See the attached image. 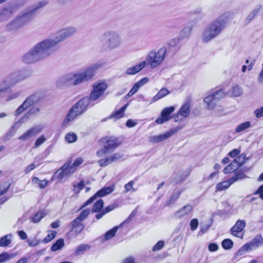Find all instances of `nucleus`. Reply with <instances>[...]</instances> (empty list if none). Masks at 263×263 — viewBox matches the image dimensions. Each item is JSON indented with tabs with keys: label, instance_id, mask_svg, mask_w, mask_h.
I'll use <instances>...</instances> for the list:
<instances>
[{
	"label": "nucleus",
	"instance_id": "obj_38",
	"mask_svg": "<svg viewBox=\"0 0 263 263\" xmlns=\"http://www.w3.org/2000/svg\"><path fill=\"white\" fill-rule=\"evenodd\" d=\"M90 247L88 245L82 244L79 246L76 249L74 253L76 255H79L88 250Z\"/></svg>",
	"mask_w": 263,
	"mask_h": 263
},
{
	"label": "nucleus",
	"instance_id": "obj_15",
	"mask_svg": "<svg viewBox=\"0 0 263 263\" xmlns=\"http://www.w3.org/2000/svg\"><path fill=\"white\" fill-rule=\"evenodd\" d=\"M43 128V127L41 125L33 126L27 130L22 136L19 137L18 139L22 141H25L28 140L29 138L34 136L36 134L40 133L42 130Z\"/></svg>",
	"mask_w": 263,
	"mask_h": 263
},
{
	"label": "nucleus",
	"instance_id": "obj_62",
	"mask_svg": "<svg viewBox=\"0 0 263 263\" xmlns=\"http://www.w3.org/2000/svg\"><path fill=\"white\" fill-rule=\"evenodd\" d=\"M97 197H98V196L97 195H96V193L93 196H92L91 197H90L88 200H87L84 203L82 208H84V207L88 205V204L92 203L97 199Z\"/></svg>",
	"mask_w": 263,
	"mask_h": 263
},
{
	"label": "nucleus",
	"instance_id": "obj_37",
	"mask_svg": "<svg viewBox=\"0 0 263 263\" xmlns=\"http://www.w3.org/2000/svg\"><path fill=\"white\" fill-rule=\"evenodd\" d=\"M64 246V239L62 238H60V239H58L55 241V242L52 245V246L50 248V250L52 251H58V250L61 249V248H62V247H63Z\"/></svg>",
	"mask_w": 263,
	"mask_h": 263
},
{
	"label": "nucleus",
	"instance_id": "obj_11",
	"mask_svg": "<svg viewBox=\"0 0 263 263\" xmlns=\"http://www.w3.org/2000/svg\"><path fill=\"white\" fill-rule=\"evenodd\" d=\"M76 28L73 27H69L64 28L59 31L57 34L56 38L54 40H46V42L49 43L50 48L53 49V48L59 42L70 37L76 32Z\"/></svg>",
	"mask_w": 263,
	"mask_h": 263
},
{
	"label": "nucleus",
	"instance_id": "obj_5",
	"mask_svg": "<svg viewBox=\"0 0 263 263\" xmlns=\"http://www.w3.org/2000/svg\"><path fill=\"white\" fill-rule=\"evenodd\" d=\"M29 76V73L26 70H22L11 73L0 84V98L2 97L4 94L9 92L10 87L20 81H22Z\"/></svg>",
	"mask_w": 263,
	"mask_h": 263
},
{
	"label": "nucleus",
	"instance_id": "obj_7",
	"mask_svg": "<svg viewBox=\"0 0 263 263\" xmlns=\"http://www.w3.org/2000/svg\"><path fill=\"white\" fill-rule=\"evenodd\" d=\"M88 106H90V104L87 97L81 99L70 109L62 123V125L63 126H67L70 122L74 120L77 116L84 112L87 110Z\"/></svg>",
	"mask_w": 263,
	"mask_h": 263
},
{
	"label": "nucleus",
	"instance_id": "obj_3",
	"mask_svg": "<svg viewBox=\"0 0 263 263\" xmlns=\"http://www.w3.org/2000/svg\"><path fill=\"white\" fill-rule=\"evenodd\" d=\"M47 4V2L44 1L40 2L33 6L28 11L18 16L15 20L12 21L6 26L7 30L16 31L22 28L25 24L29 22L33 17L35 11Z\"/></svg>",
	"mask_w": 263,
	"mask_h": 263
},
{
	"label": "nucleus",
	"instance_id": "obj_1",
	"mask_svg": "<svg viewBox=\"0 0 263 263\" xmlns=\"http://www.w3.org/2000/svg\"><path fill=\"white\" fill-rule=\"evenodd\" d=\"M50 45L51 44L45 40L39 43L23 57V61L31 64L46 58L53 51L50 49Z\"/></svg>",
	"mask_w": 263,
	"mask_h": 263
},
{
	"label": "nucleus",
	"instance_id": "obj_29",
	"mask_svg": "<svg viewBox=\"0 0 263 263\" xmlns=\"http://www.w3.org/2000/svg\"><path fill=\"white\" fill-rule=\"evenodd\" d=\"M242 93V89L237 85L233 86L231 89L228 92V95L234 97H240Z\"/></svg>",
	"mask_w": 263,
	"mask_h": 263
},
{
	"label": "nucleus",
	"instance_id": "obj_27",
	"mask_svg": "<svg viewBox=\"0 0 263 263\" xmlns=\"http://www.w3.org/2000/svg\"><path fill=\"white\" fill-rule=\"evenodd\" d=\"M13 13V9L12 8L0 10V22L7 21L12 16Z\"/></svg>",
	"mask_w": 263,
	"mask_h": 263
},
{
	"label": "nucleus",
	"instance_id": "obj_45",
	"mask_svg": "<svg viewBox=\"0 0 263 263\" xmlns=\"http://www.w3.org/2000/svg\"><path fill=\"white\" fill-rule=\"evenodd\" d=\"M46 214L43 211H40L37 213L31 218V221L33 223L39 222L45 216Z\"/></svg>",
	"mask_w": 263,
	"mask_h": 263
},
{
	"label": "nucleus",
	"instance_id": "obj_63",
	"mask_svg": "<svg viewBox=\"0 0 263 263\" xmlns=\"http://www.w3.org/2000/svg\"><path fill=\"white\" fill-rule=\"evenodd\" d=\"M97 197H98V196L97 195H96V193L93 196H92L91 197H90L88 200H87L84 203L82 208H84V207L88 205V204L92 203L97 199Z\"/></svg>",
	"mask_w": 263,
	"mask_h": 263
},
{
	"label": "nucleus",
	"instance_id": "obj_46",
	"mask_svg": "<svg viewBox=\"0 0 263 263\" xmlns=\"http://www.w3.org/2000/svg\"><path fill=\"white\" fill-rule=\"evenodd\" d=\"M193 28V25H190L184 27L181 31L180 34L182 37H185L190 35Z\"/></svg>",
	"mask_w": 263,
	"mask_h": 263
},
{
	"label": "nucleus",
	"instance_id": "obj_34",
	"mask_svg": "<svg viewBox=\"0 0 263 263\" xmlns=\"http://www.w3.org/2000/svg\"><path fill=\"white\" fill-rule=\"evenodd\" d=\"M12 234H9L2 237L0 239V247H6L11 242Z\"/></svg>",
	"mask_w": 263,
	"mask_h": 263
},
{
	"label": "nucleus",
	"instance_id": "obj_21",
	"mask_svg": "<svg viewBox=\"0 0 263 263\" xmlns=\"http://www.w3.org/2000/svg\"><path fill=\"white\" fill-rule=\"evenodd\" d=\"M180 38L176 37L171 39L169 41L168 43V48L167 49V54L170 51H171V50L172 52V54H175L179 50L180 48Z\"/></svg>",
	"mask_w": 263,
	"mask_h": 263
},
{
	"label": "nucleus",
	"instance_id": "obj_14",
	"mask_svg": "<svg viewBox=\"0 0 263 263\" xmlns=\"http://www.w3.org/2000/svg\"><path fill=\"white\" fill-rule=\"evenodd\" d=\"M175 110L174 106L164 108L161 112V115L155 121L158 124H162L172 118L171 114Z\"/></svg>",
	"mask_w": 263,
	"mask_h": 263
},
{
	"label": "nucleus",
	"instance_id": "obj_12",
	"mask_svg": "<svg viewBox=\"0 0 263 263\" xmlns=\"http://www.w3.org/2000/svg\"><path fill=\"white\" fill-rule=\"evenodd\" d=\"M226 95V93L224 89H219L213 91L212 93L204 98V101L206 103L209 109H213L216 106L217 102L224 98Z\"/></svg>",
	"mask_w": 263,
	"mask_h": 263
},
{
	"label": "nucleus",
	"instance_id": "obj_47",
	"mask_svg": "<svg viewBox=\"0 0 263 263\" xmlns=\"http://www.w3.org/2000/svg\"><path fill=\"white\" fill-rule=\"evenodd\" d=\"M90 210L89 209H86L82 211L79 216L77 217L76 219L82 222L87 218L90 213Z\"/></svg>",
	"mask_w": 263,
	"mask_h": 263
},
{
	"label": "nucleus",
	"instance_id": "obj_32",
	"mask_svg": "<svg viewBox=\"0 0 263 263\" xmlns=\"http://www.w3.org/2000/svg\"><path fill=\"white\" fill-rule=\"evenodd\" d=\"M62 169H63L66 177H68L70 174L73 173L76 170V168L70 163L65 164L62 166Z\"/></svg>",
	"mask_w": 263,
	"mask_h": 263
},
{
	"label": "nucleus",
	"instance_id": "obj_64",
	"mask_svg": "<svg viewBox=\"0 0 263 263\" xmlns=\"http://www.w3.org/2000/svg\"><path fill=\"white\" fill-rule=\"evenodd\" d=\"M254 114L257 118H261L263 117V107L259 109H257L254 111Z\"/></svg>",
	"mask_w": 263,
	"mask_h": 263
},
{
	"label": "nucleus",
	"instance_id": "obj_44",
	"mask_svg": "<svg viewBox=\"0 0 263 263\" xmlns=\"http://www.w3.org/2000/svg\"><path fill=\"white\" fill-rule=\"evenodd\" d=\"M73 192L76 194H79L80 191L84 187V183L83 180L79 183H74L73 185Z\"/></svg>",
	"mask_w": 263,
	"mask_h": 263
},
{
	"label": "nucleus",
	"instance_id": "obj_23",
	"mask_svg": "<svg viewBox=\"0 0 263 263\" xmlns=\"http://www.w3.org/2000/svg\"><path fill=\"white\" fill-rule=\"evenodd\" d=\"M192 209L193 208L191 205L187 204L176 212L174 215V217L178 218H181L188 215L192 211Z\"/></svg>",
	"mask_w": 263,
	"mask_h": 263
},
{
	"label": "nucleus",
	"instance_id": "obj_39",
	"mask_svg": "<svg viewBox=\"0 0 263 263\" xmlns=\"http://www.w3.org/2000/svg\"><path fill=\"white\" fill-rule=\"evenodd\" d=\"M104 205V202L102 199H99L97 200L95 203L94 204L92 209V213H98L100 211H101Z\"/></svg>",
	"mask_w": 263,
	"mask_h": 263
},
{
	"label": "nucleus",
	"instance_id": "obj_6",
	"mask_svg": "<svg viewBox=\"0 0 263 263\" xmlns=\"http://www.w3.org/2000/svg\"><path fill=\"white\" fill-rule=\"evenodd\" d=\"M102 65V63H96L87 67L83 72L70 73L67 76V80L74 85H77L92 78L96 71Z\"/></svg>",
	"mask_w": 263,
	"mask_h": 263
},
{
	"label": "nucleus",
	"instance_id": "obj_50",
	"mask_svg": "<svg viewBox=\"0 0 263 263\" xmlns=\"http://www.w3.org/2000/svg\"><path fill=\"white\" fill-rule=\"evenodd\" d=\"M13 256L11 254L5 252L0 254V263H3L6 261L12 258Z\"/></svg>",
	"mask_w": 263,
	"mask_h": 263
},
{
	"label": "nucleus",
	"instance_id": "obj_19",
	"mask_svg": "<svg viewBox=\"0 0 263 263\" xmlns=\"http://www.w3.org/2000/svg\"><path fill=\"white\" fill-rule=\"evenodd\" d=\"M123 156L120 153H115L109 157L100 159L98 161V163L100 166L105 167L114 162L118 161L119 160L121 159Z\"/></svg>",
	"mask_w": 263,
	"mask_h": 263
},
{
	"label": "nucleus",
	"instance_id": "obj_17",
	"mask_svg": "<svg viewBox=\"0 0 263 263\" xmlns=\"http://www.w3.org/2000/svg\"><path fill=\"white\" fill-rule=\"evenodd\" d=\"M68 228L70 229V233L77 236L84 230V226L81 221L74 219L68 224Z\"/></svg>",
	"mask_w": 263,
	"mask_h": 263
},
{
	"label": "nucleus",
	"instance_id": "obj_36",
	"mask_svg": "<svg viewBox=\"0 0 263 263\" xmlns=\"http://www.w3.org/2000/svg\"><path fill=\"white\" fill-rule=\"evenodd\" d=\"M232 183L230 181V178L227 181H224L218 183L216 185V190L217 191H222L228 189Z\"/></svg>",
	"mask_w": 263,
	"mask_h": 263
},
{
	"label": "nucleus",
	"instance_id": "obj_53",
	"mask_svg": "<svg viewBox=\"0 0 263 263\" xmlns=\"http://www.w3.org/2000/svg\"><path fill=\"white\" fill-rule=\"evenodd\" d=\"M53 148V145L51 144L40 155L42 159L46 158L51 152Z\"/></svg>",
	"mask_w": 263,
	"mask_h": 263
},
{
	"label": "nucleus",
	"instance_id": "obj_28",
	"mask_svg": "<svg viewBox=\"0 0 263 263\" xmlns=\"http://www.w3.org/2000/svg\"><path fill=\"white\" fill-rule=\"evenodd\" d=\"M144 67H145V63L142 62L139 64L135 65L134 66L128 68L126 71V73L128 75L135 74L139 72Z\"/></svg>",
	"mask_w": 263,
	"mask_h": 263
},
{
	"label": "nucleus",
	"instance_id": "obj_16",
	"mask_svg": "<svg viewBox=\"0 0 263 263\" xmlns=\"http://www.w3.org/2000/svg\"><path fill=\"white\" fill-rule=\"evenodd\" d=\"M40 110L39 108L37 107H32L29 109V110L23 118L20 119L17 122L14 124L13 128H18L22 123L27 121L31 116L36 115L40 111Z\"/></svg>",
	"mask_w": 263,
	"mask_h": 263
},
{
	"label": "nucleus",
	"instance_id": "obj_22",
	"mask_svg": "<svg viewBox=\"0 0 263 263\" xmlns=\"http://www.w3.org/2000/svg\"><path fill=\"white\" fill-rule=\"evenodd\" d=\"M246 224V221L244 220H238L235 224L231 229V234L235 236H238V233L243 230Z\"/></svg>",
	"mask_w": 263,
	"mask_h": 263
},
{
	"label": "nucleus",
	"instance_id": "obj_58",
	"mask_svg": "<svg viewBox=\"0 0 263 263\" xmlns=\"http://www.w3.org/2000/svg\"><path fill=\"white\" fill-rule=\"evenodd\" d=\"M46 140V138L44 135H42L38 138L34 144V148H37L42 144Z\"/></svg>",
	"mask_w": 263,
	"mask_h": 263
},
{
	"label": "nucleus",
	"instance_id": "obj_4",
	"mask_svg": "<svg viewBox=\"0 0 263 263\" xmlns=\"http://www.w3.org/2000/svg\"><path fill=\"white\" fill-rule=\"evenodd\" d=\"M226 23L224 16H220L209 23L202 34L203 42L207 43L220 34L225 28Z\"/></svg>",
	"mask_w": 263,
	"mask_h": 263
},
{
	"label": "nucleus",
	"instance_id": "obj_52",
	"mask_svg": "<svg viewBox=\"0 0 263 263\" xmlns=\"http://www.w3.org/2000/svg\"><path fill=\"white\" fill-rule=\"evenodd\" d=\"M57 232L54 231H51L50 234H48L47 236L43 240V243H46L51 241L56 236Z\"/></svg>",
	"mask_w": 263,
	"mask_h": 263
},
{
	"label": "nucleus",
	"instance_id": "obj_25",
	"mask_svg": "<svg viewBox=\"0 0 263 263\" xmlns=\"http://www.w3.org/2000/svg\"><path fill=\"white\" fill-rule=\"evenodd\" d=\"M263 245V237L261 234L256 235L253 239L248 243L250 250L252 248H258Z\"/></svg>",
	"mask_w": 263,
	"mask_h": 263
},
{
	"label": "nucleus",
	"instance_id": "obj_51",
	"mask_svg": "<svg viewBox=\"0 0 263 263\" xmlns=\"http://www.w3.org/2000/svg\"><path fill=\"white\" fill-rule=\"evenodd\" d=\"M65 138L68 143H72L77 140V136L74 133H69L65 136Z\"/></svg>",
	"mask_w": 263,
	"mask_h": 263
},
{
	"label": "nucleus",
	"instance_id": "obj_54",
	"mask_svg": "<svg viewBox=\"0 0 263 263\" xmlns=\"http://www.w3.org/2000/svg\"><path fill=\"white\" fill-rule=\"evenodd\" d=\"M53 148V145L51 144L40 155L42 159L46 158L51 152Z\"/></svg>",
	"mask_w": 263,
	"mask_h": 263
},
{
	"label": "nucleus",
	"instance_id": "obj_59",
	"mask_svg": "<svg viewBox=\"0 0 263 263\" xmlns=\"http://www.w3.org/2000/svg\"><path fill=\"white\" fill-rule=\"evenodd\" d=\"M164 242L162 240L159 241L153 248V251H156L161 250L164 246Z\"/></svg>",
	"mask_w": 263,
	"mask_h": 263
},
{
	"label": "nucleus",
	"instance_id": "obj_10",
	"mask_svg": "<svg viewBox=\"0 0 263 263\" xmlns=\"http://www.w3.org/2000/svg\"><path fill=\"white\" fill-rule=\"evenodd\" d=\"M100 141L104 144V146L97 152L96 155L99 157L112 153L119 145L117 139L115 137H104Z\"/></svg>",
	"mask_w": 263,
	"mask_h": 263
},
{
	"label": "nucleus",
	"instance_id": "obj_18",
	"mask_svg": "<svg viewBox=\"0 0 263 263\" xmlns=\"http://www.w3.org/2000/svg\"><path fill=\"white\" fill-rule=\"evenodd\" d=\"M190 103L186 102L180 108L178 113L174 116L175 121L176 122L179 120H183L186 118L190 114Z\"/></svg>",
	"mask_w": 263,
	"mask_h": 263
},
{
	"label": "nucleus",
	"instance_id": "obj_2",
	"mask_svg": "<svg viewBox=\"0 0 263 263\" xmlns=\"http://www.w3.org/2000/svg\"><path fill=\"white\" fill-rule=\"evenodd\" d=\"M100 42L101 51L105 52L119 48L122 44V39L118 32L108 30L101 35Z\"/></svg>",
	"mask_w": 263,
	"mask_h": 263
},
{
	"label": "nucleus",
	"instance_id": "obj_42",
	"mask_svg": "<svg viewBox=\"0 0 263 263\" xmlns=\"http://www.w3.org/2000/svg\"><path fill=\"white\" fill-rule=\"evenodd\" d=\"M238 167L236 165L235 162L233 161L231 162L226 167H225L223 171L224 174L231 173L235 171Z\"/></svg>",
	"mask_w": 263,
	"mask_h": 263
},
{
	"label": "nucleus",
	"instance_id": "obj_26",
	"mask_svg": "<svg viewBox=\"0 0 263 263\" xmlns=\"http://www.w3.org/2000/svg\"><path fill=\"white\" fill-rule=\"evenodd\" d=\"M128 105V103L125 104L120 109L115 111L112 114H111L108 117V119H110L115 118V120H117L123 117L124 116V111L126 109Z\"/></svg>",
	"mask_w": 263,
	"mask_h": 263
},
{
	"label": "nucleus",
	"instance_id": "obj_40",
	"mask_svg": "<svg viewBox=\"0 0 263 263\" xmlns=\"http://www.w3.org/2000/svg\"><path fill=\"white\" fill-rule=\"evenodd\" d=\"M261 8V5L257 6L248 15L246 19L247 23L250 22L257 15Z\"/></svg>",
	"mask_w": 263,
	"mask_h": 263
},
{
	"label": "nucleus",
	"instance_id": "obj_55",
	"mask_svg": "<svg viewBox=\"0 0 263 263\" xmlns=\"http://www.w3.org/2000/svg\"><path fill=\"white\" fill-rule=\"evenodd\" d=\"M118 206V204L117 202H114L112 204H109L104 209H102L103 212L106 214V213L114 210Z\"/></svg>",
	"mask_w": 263,
	"mask_h": 263
},
{
	"label": "nucleus",
	"instance_id": "obj_31",
	"mask_svg": "<svg viewBox=\"0 0 263 263\" xmlns=\"http://www.w3.org/2000/svg\"><path fill=\"white\" fill-rule=\"evenodd\" d=\"M114 190L113 186L104 187L97 192L96 195H97L98 197H102L111 193L113 192Z\"/></svg>",
	"mask_w": 263,
	"mask_h": 263
},
{
	"label": "nucleus",
	"instance_id": "obj_56",
	"mask_svg": "<svg viewBox=\"0 0 263 263\" xmlns=\"http://www.w3.org/2000/svg\"><path fill=\"white\" fill-rule=\"evenodd\" d=\"M134 184V181L133 180L130 181L128 183H126L124 186L125 190V192L127 193L128 192H135L136 191V190H135L133 188Z\"/></svg>",
	"mask_w": 263,
	"mask_h": 263
},
{
	"label": "nucleus",
	"instance_id": "obj_24",
	"mask_svg": "<svg viewBox=\"0 0 263 263\" xmlns=\"http://www.w3.org/2000/svg\"><path fill=\"white\" fill-rule=\"evenodd\" d=\"M119 227L120 226H116L111 230L107 231L104 235H102L99 238L100 241L101 243H104L105 241L112 238L115 235Z\"/></svg>",
	"mask_w": 263,
	"mask_h": 263
},
{
	"label": "nucleus",
	"instance_id": "obj_35",
	"mask_svg": "<svg viewBox=\"0 0 263 263\" xmlns=\"http://www.w3.org/2000/svg\"><path fill=\"white\" fill-rule=\"evenodd\" d=\"M248 158H246V155L244 153L241 154L239 156L234 159L233 161L234 162H235L236 165L237 164V166L239 167L241 165H242L246 161L248 160Z\"/></svg>",
	"mask_w": 263,
	"mask_h": 263
},
{
	"label": "nucleus",
	"instance_id": "obj_43",
	"mask_svg": "<svg viewBox=\"0 0 263 263\" xmlns=\"http://www.w3.org/2000/svg\"><path fill=\"white\" fill-rule=\"evenodd\" d=\"M182 191H177L173 192L170 197V199L167 201V204H170L174 203L179 197Z\"/></svg>",
	"mask_w": 263,
	"mask_h": 263
},
{
	"label": "nucleus",
	"instance_id": "obj_48",
	"mask_svg": "<svg viewBox=\"0 0 263 263\" xmlns=\"http://www.w3.org/2000/svg\"><path fill=\"white\" fill-rule=\"evenodd\" d=\"M222 248L225 250H230L233 247V242L230 239H225L221 242Z\"/></svg>",
	"mask_w": 263,
	"mask_h": 263
},
{
	"label": "nucleus",
	"instance_id": "obj_20",
	"mask_svg": "<svg viewBox=\"0 0 263 263\" xmlns=\"http://www.w3.org/2000/svg\"><path fill=\"white\" fill-rule=\"evenodd\" d=\"M176 130L172 129L163 134L153 136L151 138V141L153 143H159L171 137L176 133Z\"/></svg>",
	"mask_w": 263,
	"mask_h": 263
},
{
	"label": "nucleus",
	"instance_id": "obj_60",
	"mask_svg": "<svg viewBox=\"0 0 263 263\" xmlns=\"http://www.w3.org/2000/svg\"><path fill=\"white\" fill-rule=\"evenodd\" d=\"M198 226V221L197 219H193L190 222L191 229L192 231H195L197 229Z\"/></svg>",
	"mask_w": 263,
	"mask_h": 263
},
{
	"label": "nucleus",
	"instance_id": "obj_41",
	"mask_svg": "<svg viewBox=\"0 0 263 263\" xmlns=\"http://www.w3.org/2000/svg\"><path fill=\"white\" fill-rule=\"evenodd\" d=\"M251 126V123L249 121L245 122L237 126L235 129V132L237 133H240L250 128Z\"/></svg>",
	"mask_w": 263,
	"mask_h": 263
},
{
	"label": "nucleus",
	"instance_id": "obj_61",
	"mask_svg": "<svg viewBox=\"0 0 263 263\" xmlns=\"http://www.w3.org/2000/svg\"><path fill=\"white\" fill-rule=\"evenodd\" d=\"M149 81L148 78H144L136 83L135 84L138 86V88H139L141 86H142L144 84L147 83Z\"/></svg>",
	"mask_w": 263,
	"mask_h": 263
},
{
	"label": "nucleus",
	"instance_id": "obj_13",
	"mask_svg": "<svg viewBox=\"0 0 263 263\" xmlns=\"http://www.w3.org/2000/svg\"><path fill=\"white\" fill-rule=\"evenodd\" d=\"M40 99L39 95L37 93H34L28 98L23 102V103L19 106V107L15 110L14 115L17 116L23 111L29 108L31 106L33 105L35 103H36Z\"/></svg>",
	"mask_w": 263,
	"mask_h": 263
},
{
	"label": "nucleus",
	"instance_id": "obj_30",
	"mask_svg": "<svg viewBox=\"0 0 263 263\" xmlns=\"http://www.w3.org/2000/svg\"><path fill=\"white\" fill-rule=\"evenodd\" d=\"M170 93V91L165 88H162L159 92L152 98L151 103H154L157 100L161 99L166 96Z\"/></svg>",
	"mask_w": 263,
	"mask_h": 263
},
{
	"label": "nucleus",
	"instance_id": "obj_8",
	"mask_svg": "<svg viewBox=\"0 0 263 263\" xmlns=\"http://www.w3.org/2000/svg\"><path fill=\"white\" fill-rule=\"evenodd\" d=\"M166 54L167 49L165 47H161L158 51L152 50L148 53L145 61L142 62L145 63V67L155 68L161 64Z\"/></svg>",
	"mask_w": 263,
	"mask_h": 263
},
{
	"label": "nucleus",
	"instance_id": "obj_57",
	"mask_svg": "<svg viewBox=\"0 0 263 263\" xmlns=\"http://www.w3.org/2000/svg\"><path fill=\"white\" fill-rule=\"evenodd\" d=\"M250 250L249 246L248 243L244 245L241 248H240L236 253V256H241L243 255L245 252Z\"/></svg>",
	"mask_w": 263,
	"mask_h": 263
},
{
	"label": "nucleus",
	"instance_id": "obj_33",
	"mask_svg": "<svg viewBox=\"0 0 263 263\" xmlns=\"http://www.w3.org/2000/svg\"><path fill=\"white\" fill-rule=\"evenodd\" d=\"M247 176L242 172V170H238L235 173V175L230 178L231 182H235V181L244 179L246 178Z\"/></svg>",
	"mask_w": 263,
	"mask_h": 263
},
{
	"label": "nucleus",
	"instance_id": "obj_9",
	"mask_svg": "<svg viewBox=\"0 0 263 263\" xmlns=\"http://www.w3.org/2000/svg\"><path fill=\"white\" fill-rule=\"evenodd\" d=\"M107 88V84L105 82L93 84V89L89 97H87L90 106H93L105 98L104 92Z\"/></svg>",
	"mask_w": 263,
	"mask_h": 263
},
{
	"label": "nucleus",
	"instance_id": "obj_49",
	"mask_svg": "<svg viewBox=\"0 0 263 263\" xmlns=\"http://www.w3.org/2000/svg\"><path fill=\"white\" fill-rule=\"evenodd\" d=\"M64 177H66V176L63 169H62V167L55 173H54L53 175V178L58 179L60 180L63 179Z\"/></svg>",
	"mask_w": 263,
	"mask_h": 263
}]
</instances>
